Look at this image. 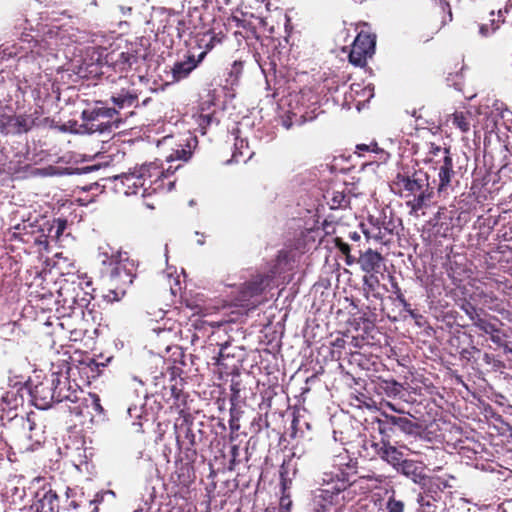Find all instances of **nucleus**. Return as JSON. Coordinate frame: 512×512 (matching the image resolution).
Wrapping results in <instances>:
<instances>
[{
	"instance_id": "nucleus-1",
	"label": "nucleus",
	"mask_w": 512,
	"mask_h": 512,
	"mask_svg": "<svg viewBox=\"0 0 512 512\" xmlns=\"http://www.w3.org/2000/svg\"><path fill=\"white\" fill-rule=\"evenodd\" d=\"M25 390L31 403L38 409L45 410L53 403L77 400V385H72L68 376L62 372H52L41 378H30Z\"/></svg>"
},
{
	"instance_id": "nucleus-2",
	"label": "nucleus",
	"mask_w": 512,
	"mask_h": 512,
	"mask_svg": "<svg viewBox=\"0 0 512 512\" xmlns=\"http://www.w3.org/2000/svg\"><path fill=\"white\" fill-rule=\"evenodd\" d=\"M171 166L164 169L156 160L145 163L140 167L134 168L133 171L116 177L123 186L125 195H140L147 197L161 191H171L174 182L169 181L165 186L164 180L169 177Z\"/></svg>"
},
{
	"instance_id": "nucleus-3",
	"label": "nucleus",
	"mask_w": 512,
	"mask_h": 512,
	"mask_svg": "<svg viewBox=\"0 0 512 512\" xmlns=\"http://www.w3.org/2000/svg\"><path fill=\"white\" fill-rule=\"evenodd\" d=\"M109 247L100 248L99 257L102 264L111 266L109 275L110 290L107 297L111 300L118 301L126 293L127 288L133 283L136 276V266L130 260L126 253H111Z\"/></svg>"
},
{
	"instance_id": "nucleus-4",
	"label": "nucleus",
	"mask_w": 512,
	"mask_h": 512,
	"mask_svg": "<svg viewBox=\"0 0 512 512\" xmlns=\"http://www.w3.org/2000/svg\"><path fill=\"white\" fill-rule=\"evenodd\" d=\"M401 196L406 199V205L410 208V214L418 216L419 211L428 205L433 191L430 188L429 176L419 170L411 175L398 174L395 180Z\"/></svg>"
},
{
	"instance_id": "nucleus-5",
	"label": "nucleus",
	"mask_w": 512,
	"mask_h": 512,
	"mask_svg": "<svg viewBox=\"0 0 512 512\" xmlns=\"http://www.w3.org/2000/svg\"><path fill=\"white\" fill-rule=\"evenodd\" d=\"M91 282L86 276L72 274L69 278L64 279L59 290L58 302L62 303L64 308L79 311L83 315V308L86 307L91 299L90 295Z\"/></svg>"
},
{
	"instance_id": "nucleus-6",
	"label": "nucleus",
	"mask_w": 512,
	"mask_h": 512,
	"mask_svg": "<svg viewBox=\"0 0 512 512\" xmlns=\"http://www.w3.org/2000/svg\"><path fill=\"white\" fill-rule=\"evenodd\" d=\"M349 487V482L344 473L332 475L325 473L322 487L315 494V502L320 511L327 512L333 506L342 505L345 496L343 493Z\"/></svg>"
},
{
	"instance_id": "nucleus-7",
	"label": "nucleus",
	"mask_w": 512,
	"mask_h": 512,
	"mask_svg": "<svg viewBox=\"0 0 512 512\" xmlns=\"http://www.w3.org/2000/svg\"><path fill=\"white\" fill-rule=\"evenodd\" d=\"M270 281L271 279L267 275H257L249 282H246L237 297L239 305L247 308L256 307L260 303L259 296L269 285Z\"/></svg>"
},
{
	"instance_id": "nucleus-8",
	"label": "nucleus",
	"mask_w": 512,
	"mask_h": 512,
	"mask_svg": "<svg viewBox=\"0 0 512 512\" xmlns=\"http://www.w3.org/2000/svg\"><path fill=\"white\" fill-rule=\"evenodd\" d=\"M375 35L361 31L355 38L349 54V61L356 66H363L375 51Z\"/></svg>"
},
{
	"instance_id": "nucleus-9",
	"label": "nucleus",
	"mask_w": 512,
	"mask_h": 512,
	"mask_svg": "<svg viewBox=\"0 0 512 512\" xmlns=\"http://www.w3.org/2000/svg\"><path fill=\"white\" fill-rule=\"evenodd\" d=\"M34 126V118L31 115L2 114L0 115V131L6 135L28 132Z\"/></svg>"
},
{
	"instance_id": "nucleus-10",
	"label": "nucleus",
	"mask_w": 512,
	"mask_h": 512,
	"mask_svg": "<svg viewBox=\"0 0 512 512\" xmlns=\"http://www.w3.org/2000/svg\"><path fill=\"white\" fill-rule=\"evenodd\" d=\"M425 468L426 466L423 462L406 459L397 472L411 479L423 490H426L431 482V478L425 474Z\"/></svg>"
},
{
	"instance_id": "nucleus-11",
	"label": "nucleus",
	"mask_w": 512,
	"mask_h": 512,
	"mask_svg": "<svg viewBox=\"0 0 512 512\" xmlns=\"http://www.w3.org/2000/svg\"><path fill=\"white\" fill-rule=\"evenodd\" d=\"M30 512H58L59 498L52 489L42 488L35 494V499L29 508Z\"/></svg>"
},
{
	"instance_id": "nucleus-12",
	"label": "nucleus",
	"mask_w": 512,
	"mask_h": 512,
	"mask_svg": "<svg viewBox=\"0 0 512 512\" xmlns=\"http://www.w3.org/2000/svg\"><path fill=\"white\" fill-rule=\"evenodd\" d=\"M381 415L384 417L383 420H379V429L380 433H385L387 430H392L389 426L397 427L401 432L407 435H413L416 433L418 429V425L414 423L408 417L395 416L386 413L385 411L381 412Z\"/></svg>"
},
{
	"instance_id": "nucleus-13",
	"label": "nucleus",
	"mask_w": 512,
	"mask_h": 512,
	"mask_svg": "<svg viewBox=\"0 0 512 512\" xmlns=\"http://www.w3.org/2000/svg\"><path fill=\"white\" fill-rule=\"evenodd\" d=\"M373 447L376 454L385 462L390 464L396 471L402 466L404 461V454L401 450L392 446L388 441L374 443Z\"/></svg>"
},
{
	"instance_id": "nucleus-14",
	"label": "nucleus",
	"mask_w": 512,
	"mask_h": 512,
	"mask_svg": "<svg viewBox=\"0 0 512 512\" xmlns=\"http://www.w3.org/2000/svg\"><path fill=\"white\" fill-rule=\"evenodd\" d=\"M20 41L23 44L20 46V49L23 50V53L21 51L16 50L13 47L14 50L8 53L9 56H18L19 58H23L28 53H31L32 55L42 56L45 50L52 49V43L46 39L38 41L35 40L32 36L26 35Z\"/></svg>"
},
{
	"instance_id": "nucleus-15",
	"label": "nucleus",
	"mask_w": 512,
	"mask_h": 512,
	"mask_svg": "<svg viewBox=\"0 0 512 512\" xmlns=\"http://www.w3.org/2000/svg\"><path fill=\"white\" fill-rule=\"evenodd\" d=\"M484 285L486 290L479 293L482 304L492 311L502 312L504 310L502 302L494 295L493 291H503L506 284L498 280H489Z\"/></svg>"
},
{
	"instance_id": "nucleus-16",
	"label": "nucleus",
	"mask_w": 512,
	"mask_h": 512,
	"mask_svg": "<svg viewBox=\"0 0 512 512\" xmlns=\"http://www.w3.org/2000/svg\"><path fill=\"white\" fill-rule=\"evenodd\" d=\"M205 56L206 51H203L197 58L190 55L186 60L176 62L171 69L173 81H180L186 78L205 58Z\"/></svg>"
},
{
	"instance_id": "nucleus-17",
	"label": "nucleus",
	"mask_w": 512,
	"mask_h": 512,
	"mask_svg": "<svg viewBox=\"0 0 512 512\" xmlns=\"http://www.w3.org/2000/svg\"><path fill=\"white\" fill-rule=\"evenodd\" d=\"M436 168H438L437 193L439 196H447L451 189V180L455 174L453 170V161L447 160L446 163H442Z\"/></svg>"
},
{
	"instance_id": "nucleus-18",
	"label": "nucleus",
	"mask_w": 512,
	"mask_h": 512,
	"mask_svg": "<svg viewBox=\"0 0 512 512\" xmlns=\"http://www.w3.org/2000/svg\"><path fill=\"white\" fill-rule=\"evenodd\" d=\"M427 151L423 161L435 165V167L446 163L447 160H452L450 150L447 147H442L435 143H427Z\"/></svg>"
},
{
	"instance_id": "nucleus-19",
	"label": "nucleus",
	"mask_w": 512,
	"mask_h": 512,
	"mask_svg": "<svg viewBox=\"0 0 512 512\" xmlns=\"http://www.w3.org/2000/svg\"><path fill=\"white\" fill-rule=\"evenodd\" d=\"M20 421L24 435L28 440L33 441V443L27 445L25 449L33 450L34 445H39L42 441V436L41 433L38 431L39 429L37 428L33 413L28 414L26 418L21 417Z\"/></svg>"
},
{
	"instance_id": "nucleus-20",
	"label": "nucleus",
	"mask_w": 512,
	"mask_h": 512,
	"mask_svg": "<svg viewBox=\"0 0 512 512\" xmlns=\"http://www.w3.org/2000/svg\"><path fill=\"white\" fill-rule=\"evenodd\" d=\"M383 257L380 253L368 249L358 259L361 269L366 273L379 272Z\"/></svg>"
},
{
	"instance_id": "nucleus-21",
	"label": "nucleus",
	"mask_w": 512,
	"mask_h": 512,
	"mask_svg": "<svg viewBox=\"0 0 512 512\" xmlns=\"http://www.w3.org/2000/svg\"><path fill=\"white\" fill-rule=\"evenodd\" d=\"M472 113L469 111H455L447 121L459 129L462 133H468L471 129Z\"/></svg>"
},
{
	"instance_id": "nucleus-22",
	"label": "nucleus",
	"mask_w": 512,
	"mask_h": 512,
	"mask_svg": "<svg viewBox=\"0 0 512 512\" xmlns=\"http://www.w3.org/2000/svg\"><path fill=\"white\" fill-rule=\"evenodd\" d=\"M82 119L86 125H90L89 130L103 132L106 128V123L101 121L98 108L86 109L82 112Z\"/></svg>"
},
{
	"instance_id": "nucleus-23",
	"label": "nucleus",
	"mask_w": 512,
	"mask_h": 512,
	"mask_svg": "<svg viewBox=\"0 0 512 512\" xmlns=\"http://www.w3.org/2000/svg\"><path fill=\"white\" fill-rule=\"evenodd\" d=\"M490 16L492 17L490 19V23H482V24H479L478 28V33L480 36L482 37H490L491 35H493L499 28H500V25L501 23H503V19H495V12L494 11H491L490 13Z\"/></svg>"
},
{
	"instance_id": "nucleus-24",
	"label": "nucleus",
	"mask_w": 512,
	"mask_h": 512,
	"mask_svg": "<svg viewBox=\"0 0 512 512\" xmlns=\"http://www.w3.org/2000/svg\"><path fill=\"white\" fill-rule=\"evenodd\" d=\"M234 146L235 150L232 155L234 162H239L241 158H243V161H246V159L251 157L252 153L249 151L248 142L246 140L236 138Z\"/></svg>"
},
{
	"instance_id": "nucleus-25",
	"label": "nucleus",
	"mask_w": 512,
	"mask_h": 512,
	"mask_svg": "<svg viewBox=\"0 0 512 512\" xmlns=\"http://www.w3.org/2000/svg\"><path fill=\"white\" fill-rule=\"evenodd\" d=\"M113 103L120 109L131 107L136 101L137 96L129 91H121L117 95L112 96Z\"/></svg>"
},
{
	"instance_id": "nucleus-26",
	"label": "nucleus",
	"mask_w": 512,
	"mask_h": 512,
	"mask_svg": "<svg viewBox=\"0 0 512 512\" xmlns=\"http://www.w3.org/2000/svg\"><path fill=\"white\" fill-rule=\"evenodd\" d=\"M368 224L370 226L379 227L381 230L385 231V235L392 232L391 222L387 220L383 212H379L378 215H370Z\"/></svg>"
},
{
	"instance_id": "nucleus-27",
	"label": "nucleus",
	"mask_w": 512,
	"mask_h": 512,
	"mask_svg": "<svg viewBox=\"0 0 512 512\" xmlns=\"http://www.w3.org/2000/svg\"><path fill=\"white\" fill-rule=\"evenodd\" d=\"M362 226H363V233L365 234L367 239H374L376 241H381L386 237L385 231L381 230L379 227L370 226L369 224L367 227H365V225H362Z\"/></svg>"
},
{
	"instance_id": "nucleus-28",
	"label": "nucleus",
	"mask_w": 512,
	"mask_h": 512,
	"mask_svg": "<svg viewBox=\"0 0 512 512\" xmlns=\"http://www.w3.org/2000/svg\"><path fill=\"white\" fill-rule=\"evenodd\" d=\"M385 508L388 512H404V502L396 499L394 493L387 499Z\"/></svg>"
},
{
	"instance_id": "nucleus-29",
	"label": "nucleus",
	"mask_w": 512,
	"mask_h": 512,
	"mask_svg": "<svg viewBox=\"0 0 512 512\" xmlns=\"http://www.w3.org/2000/svg\"><path fill=\"white\" fill-rule=\"evenodd\" d=\"M187 147H188L187 149H185V148H182L180 150L177 149L174 153L170 154L167 157V161L171 162V161H174L175 159L187 161L191 157V154H192L191 145L188 144Z\"/></svg>"
},
{
	"instance_id": "nucleus-30",
	"label": "nucleus",
	"mask_w": 512,
	"mask_h": 512,
	"mask_svg": "<svg viewBox=\"0 0 512 512\" xmlns=\"http://www.w3.org/2000/svg\"><path fill=\"white\" fill-rule=\"evenodd\" d=\"M474 325L486 334H493L495 332H498V329L494 324L488 322L487 320L479 316H477Z\"/></svg>"
},
{
	"instance_id": "nucleus-31",
	"label": "nucleus",
	"mask_w": 512,
	"mask_h": 512,
	"mask_svg": "<svg viewBox=\"0 0 512 512\" xmlns=\"http://www.w3.org/2000/svg\"><path fill=\"white\" fill-rule=\"evenodd\" d=\"M335 247L338 248L342 254L346 256V264L351 265L354 260L350 256V246L345 243L341 238L336 237L334 239Z\"/></svg>"
},
{
	"instance_id": "nucleus-32",
	"label": "nucleus",
	"mask_w": 512,
	"mask_h": 512,
	"mask_svg": "<svg viewBox=\"0 0 512 512\" xmlns=\"http://www.w3.org/2000/svg\"><path fill=\"white\" fill-rule=\"evenodd\" d=\"M417 503L419 504L420 512H433L434 506L429 497L420 493L417 497Z\"/></svg>"
},
{
	"instance_id": "nucleus-33",
	"label": "nucleus",
	"mask_w": 512,
	"mask_h": 512,
	"mask_svg": "<svg viewBox=\"0 0 512 512\" xmlns=\"http://www.w3.org/2000/svg\"><path fill=\"white\" fill-rule=\"evenodd\" d=\"M375 152V153H383L384 154V151L382 149H380L377 145V143L375 142H372L371 144L367 145V144H359L356 146V153L359 155V156H362L364 154V152Z\"/></svg>"
},
{
	"instance_id": "nucleus-34",
	"label": "nucleus",
	"mask_w": 512,
	"mask_h": 512,
	"mask_svg": "<svg viewBox=\"0 0 512 512\" xmlns=\"http://www.w3.org/2000/svg\"><path fill=\"white\" fill-rule=\"evenodd\" d=\"M97 108L99 111V116L101 118V121L102 120L109 121L116 114V110L114 108H107V107H97ZM105 123L107 124L108 122H105Z\"/></svg>"
},
{
	"instance_id": "nucleus-35",
	"label": "nucleus",
	"mask_w": 512,
	"mask_h": 512,
	"mask_svg": "<svg viewBox=\"0 0 512 512\" xmlns=\"http://www.w3.org/2000/svg\"><path fill=\"white\" fill-rule=\"evenodd\" d=\"M173 16H176L177 19V30H178V34L179 36H181L182 33H184L188 28L186 27V19L185 17H179L177 14H173Z\"/></svg>"
},
{
	"instance_id": "nucleus-36",
	"label": "nucleus",
	"mask_w": 512,
	"mask_h": 512,
	"mask_svg": "<svg viewBox=\"0 0 512 512\" xmlns=\"http://www.w3.org/2000/svg\"><path fill=\"white\" fill-rule=\"evenodd\" d=\"M38 174L41 176H53L58 174L57 168L54 166H49L45 168L38 169Z\"/></svg>"
},
{
	"instance_id": "nucleus-37",
	"label": "nucleus",
	"mask_w": 512,
	"mask_h": 512,
	"mask_svg": "<svg viewBox=\"0 0 512 512\" xmlns=\"http://www.w3.org/2000/svg\"><path fill=\"white\" fill-rule=\"evenodd\" d=\"M363 283H364V285H366L369 288L373 289L374 288V283H378V279L376 277H374L373 275H371V276H364Z\"/></svg>"
},
{
	"instance_id": "nucleus-38",
	"label": "nucleus",
	"mask_w": 512,
	"mask_h": 512,
	"mask_svg": "<svg viewBox=\"0 0 512 512\" xmlns=\"http://www.w3.org/2000/svg\"><path fill=\"white\" fill-rule=\"evenodd\" d=\"M229 427L232 432H236L240 429L239 421L237 418L231 417L229 420Z\"/></svg>"
},
{
	"instance_id": "nucleus-39",
	"label": "nucleus",
	"mask_w": 512,
	"mask_h": 512,
	"mask_svg": "<svg viewBox=\"0 0 512 512\" xmlns=\"http://www.w3.org/2000/svg\"><path fill=\"white\" fill-rule=\"evenodd\" d=\"M396 298H397V300H398V301L403 305V307H404V309H405L406 311H410V310L408 309L409 304L407 303V301H406V299L404 298V296H403V294H402V292H401V291H399V292H397V293H396Z\"/></svg>"
},
{
	"instance_id": "nucleus-40",
	"label": "nucleus",
	"mask_w": 512,
	"mask_h": 512,
	"mask_svg": "<svg viewBox=\"0 0 512 512\" xmlns=\"http://www.w3.org/2000/svg\"><path fill=\"white\" fill-rule=\"evenodd\" d=\"M242 71V62L235 61L233 63L231 74H235L236 76L239 75Z\"/></svg>"
},
{
	"instance_id": "nucleus-41",
	"label": "nucleus",
	"mask_w": 512,
	"mask_h": 512,
	"mask_svg": "<svg viewBox=\"0 0 512 512\" xmlns=\"http://www.w3.org/2000/svg\"><path fill=\"white\" fill-rule=\"evenodd\" d=\"M364 478H367L368 480H374L377 483H382L385 479V477L383 475H376V474L364 476Z\"/></svg>"
},
{
	"instance_id": "nucleus-42",
	"label": "nucleus",
	"mask_w": 512,
	"mask_h": 512,
	"mask_svg": "<svg viewBox=\"0 0 512 512\" xmlns=\"http://www.w3.org/2000/svg\"><path fill=\"white\" fill-rule=\"evenodd\" d=\"M466 313L470 317V319L475 323V320H476V318L478 316L476 314L475 308L470 306V309H466Z\"/></svg>"
},
{
	"instance_id": "nucleus-43",
	"label": "nucleus",
	"mask_w": 512,
	"mask_h": 512,
	"mask_svg": "<svg viewBox=\"0 0 512 512\" xmlns=\"http://www.w3.org/2000/svg\"><path fill=\"white\" fill-rule=\"evenodd\" d=\"M507 13H508L507 7H505L504 9H499L497 12V17L495 19H503V21H504L505 14H507Z\"/></svg>"
},
{
	"instance_id": "nucleus-44",
	"label": "nucleus",
	"mask_w": 512,
	"mask_h": 512,
	"mask_svg": "<svg viewBox=\"0 0 512 512\" xmlns=\"http://www.w3.org/2000/svg\"><path fill=\"white\" fill-rule=\"evenodd\" d=\"M64 228H65V224L62 223V222H59L58 226H57V229H56V235L55 236L59 237L62 234Z\"/></svg>"
},
{
	"instance_id": "nucleus-45",
	"label": "nucleus",
	"mask_w": 512,
	"mask_h": 512,
	"mask_svg": "<svg viewBox=\"0 0 512 512\" xmlns=\"http://www.w3.org/2000/svg\"><path fill=\"white\" fill-rule=\"evenodd\" d=\"M349 238L353 241H358L360 240V235L357 232H350Z\"/></svg>"
},
{
	"instance_id": "nucleus-46",
	"label": "nucleus",
	"mask_w": 512,
	"mask_h": 512,
	"mask_svg": "<svg viewBox=\"0 0 512 512\" xmlns=\"http://www.w3.org/2000/svg\"><path fill=\"white\" fill-rule=\"evenodd\" d=\"M386 407H388L390 410L394 411V412H399V410L394 406V404L390 403V402H387L385 404Z\"/></svg>"
},
{
	"instance_id": "nucleus-47",
	"label": "nucleus",
	"mask_w": 512,
	"mask_h": 512,
	"mask_svg": "<svg viewBox=\"0 0 512 512\" xmlns=\"http://www.w3.org/2000/svg\"><path fill=\"white\" fill-rule=\"evenodd\" d=\"M94 405H95V409H96V410H99V411H101V410H102V407H101V405H100V403H99V399H98V398H95V400H94Z\"/></svg>"
},
{
	"instance_id": "nucleus-48",
	"label": "nucleus",
	"mask_w": 512,
	"mask_h": 512,
	"mask_svg": "<svg viewBox=\"0 0 512 512\" xmlns=\"http://www.w3.org/2000/svg\"><path fill=\"white\" fill-rule=\"evenodd\" d=\"M137 410H138V409H137V407H136V406H135V407H129V408H128V414H129L130 416H133L134 412H137Z\"/></svg>"
},
{
	"instance_id": "nucleus-49",
	"label": "nucleus",
	"mask_w": 512,
	"mask_h": 512,
	"mask_svg": "<svg viewBox=\"0 0 512 512\" xmlns=\"http://www.w3.org/2000/svg\"><path fill=\"white\" fill-rule=\"evenodd\" d=\"M392 287L394 289V293L396 294L397 292L401 291V289L399 288L398 284L397 283H392Z\"/></svg>"
},
{
	"instance_id": "nucleus-50",
	"label": "nucleus",
	"mask_w": 512,
	"mask_h": 512,
	"mask_svg": "<svg viewBox=\"0 0 512 512\" xmlns=\"http://www.w3.org/2000/svg\"><path fill=\"white\" fill-rule=\"evenodd\" d=\"M297 423H298V420L297 419H293V421H292V428L295 429V430L297 429Z\"/></svg>"
},
{
	"instance_id": "nucleus-51",
	"label": "nucleus",
	"mask_w": 512,
	"mask_h": 512,
	"mask_svg": "<svg viewBox=\"0 0 512 512\" xmlns=\"http://www.w3.org/2000/svg\"><path fill=\"white\" fill-rule=\"evenodd\" d=\"M237 450H238L237 446H233V448H232V454H233V456H234V457H235V456H236V454H237Z\"/></svg>"
},
{
	"instance_id": "nucleus-52",
	"label": "nucleus",
	"mask_w": 512,
	"mask_h": 512,
	"mask_svg": "<svg viewBox=\"0 0 512 512\" xmlns=\"http://www.w3.org/2000/svg\"><path fill=\"white\" fill-rule=\"evenodd\" d=\"M11 396H13V392H8L7 395L3 398L5 401H8V398Z\"/></svg>"
},
{
	"instance_id": "nucleus-53",
	"label": "nucleus",
	"mask_w": 512,
	"mask_h": 512,
	"mask_svg": "<svg viewBox=\"0 0 512 512\" xmlns=\"http://www.w3.org/2000/svg\"><path fill=\"white\" fill-rule=\"evenodd\" d=\"M197 243H198L199 245H203V244H204V240H203L202 238H199V239L197 240Z\"/></svg>"
},
{
	"instance_id": "nucleus-54",
	"label": "nucleus",
	"mask_w": 512,
	"mask_h": 512,
	"mask_svg": "<svg viewBox=\"0 0 512 512\" xmlns=\"http://www.w3.org/2000/svg\"><path fill=\"white\" fill-rule=\"evenodd\" d=\"M146 206H147L148 208H151V209H152V208H154L153 204H151V203H149V202H147V203H146Z\"/></svg>"
},
{
	"instance_id": "nucleus-55",
	"label": "nucleus",
	"mask_w": 512,
	"mask_h": 512,
	"mask_svg": "<svg viewBox=\"0 0 512 512\" xmlns=\"http://www.w3.org/2000/svg\"><path fill=\"white\" fill-rule=\"evenodd\" d=\"M14 406H15V407H16V406H18V401H17V399H16V398H15Z\"/></svg>"
},
{
	"instance_id": "nucleus-56",
	"label": "nucleus",
	"mask_w": 512,
	"mask_h": 512,
	"mask_svg": "<svg viewBox=\"0 0 512 512\" xmlns=\"http://www.w3.org/2000/svg\"><path fill=\"white\" fill-rule=\"evenodd\" d=\"M492 341L496 342V338L494 336H492Z\"/></svg>"
}]
</instances>
